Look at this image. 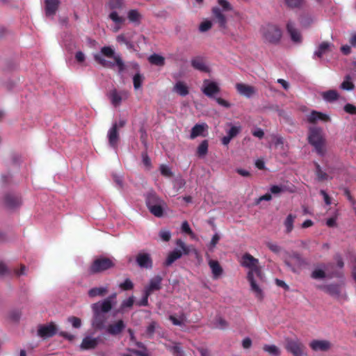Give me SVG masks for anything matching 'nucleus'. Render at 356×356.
<instances>
[{
    "mask_svg": "<svg viewBox=\"0 0 356 356\" xmlns=\"http://www.w3.org/2000/svg\"><path fill=\"white\" fill-rule=\"evenodd\" d=\"M208 141L207 140H203L197 147V154L199 156L203 157L208 152Z\"/></svg>",
    "mask_w": 356,
    "mask_h": 356,
    "instance_id": "41",
    "label": "nucleus"
},
{
    "mask_svg": "<svg viewBox=\"0 0 356 356\" xmlns=\"http://www.w3.org/2000/svg\"><path fill=\"white\" fill-rule=\"evenodd\" d=\"M307 122L311 124H315L318 120L322 122L330 121V118L327 115L316 111H312L310 114L307 115Z\"/></svg>",
    "mask_w": 356,
    "mask_h": 356,
    "instance_id": "18",
    "label": "nucleus"
},
{
    "mask_svg": "<svg viewBox=\"0 0 356 356\" xmlns=\"http://www.w3.org/2000/svg\"><path fill=\"white\" fill-rule=\"evenodd\" d=\"M127 351L128 353H123L121 356H148L145 352L136 349L129 348Z\"/></svg>",
    "mask_w": 356,
    "mask_h": 356,
    "instance_id": "48",
    "label": "nucleus"
},
{
    "mask_svg": "<svg viewBox=\"0 0 356 356\" xmlns=\"http://www.w3.org/2000/svg\"><path fill=\"white\" fill-rule=\"evenodd\" d=\"M150 295L143 291V295L141 300L136 302V305L139 307L147 306L148 305V298Z\"/></svg>",
    "mask_w": 356,
    "mask_h": 356,
    "instance_id": "58",
    "label": "nucleus"
},
{
    "mask_svg": "<svg viewBox=\"0 0 356 356\" xmlns=\"http://www.w3.org/2000/svg\"><path fill=\"white\" fill-rule=\"evenodd\" d=\"M237 92L247 98H250L257 92V90L254 86L247 85L243 83H237L235 86Z\"/></svg>",
    "mask_w": 356,
    "mask_h": 356,
    "instance_id": "16",
    "label": "nucleus"
},
{
    "mask_svg": "<svg viewBox=\"0 0 356 356\" xmlns=\"http://www.w3.org/2000/svg\"><path fill=\"white\" fill-rule=\"evenodd\" d=\"M308 142L314 146L318 154L324 156L325 154V139L323 129L320 127H310L309 129Z\"/></svg>",
    "mask_w": 356,
    "mask_h": 356,
    "instance_id": "5",
    "label": "nucleus"
},
{
    "mask_svg": "<svg viewBox=\"0 0 356 356\" xmlns=\"http://www.w3.org/2000/svg\"><path fill=\"white\" fill-rule=\"evenodd\" d=\"M212 26V23L210 21H204L200 25L199 30L201 32L209 31Z\"/></svg>",
    "mask_w": 356,
    "mask_h": 356,
    "instance_id": "59",
    "label": "nucleus"
},
{
    "mask_svg": "<svg viewBox=\"0 0 356 356\" xmlns=\"http://www.w3.org/2000/svg\"><path fill=\"white\" fill-rule=\"evenodd\" d=\"M159 327V324L156 321H152L146 328V334L148 336V337L152 338L156 330Z\"/></svg>",
    "mask_w": 356,
    "mask_h": 356,
    "instance_id": "43",
    "label": "nucleus"
},
{
    "mask_svg": "<svg viewBox=\"0 0 356 356\" xmlns=\"http://www.w3.org/2000/svg\"><path fill=\"white\" fill-rule=\"evenodd\" d=\"M186 316L182 314L179 318H177L172 315L170 316L169 319L171 321L173 325L181 326L184 325L186 321Z\"/></svg>",
    "mask_w": 356,
    "mask_h": 356,
    "instance_id": "44",
    "label": "nucleus"
},
{
    "mask_svg": "<svg viewBox=\"0 0 356 356\" xmlns=\"http://www.w3.org/2000/svg\"><path fill=\"white\" fill-rule=\"evenodd\" d=\"M320 288L332 297L339 298L341 295V289L339 284H331L322 286Z\"/></svg>",
    "mask_w": 356,
    "mask_h": 356,
    "instance_id": "25",
    "label": "nucleus"
},
{
    "mask_svg": "<svg viewBox=\"0 0 356 356\" xmlns=\"http://www.w3.org/2000/svg\"><path fill=\"white\" fill-rule=\"evenodd\" d=\"M148 60L151 64L156 66L163 67L165 65V58L157 54L150 55Z\"/></svg>",
    "mask_w": 356,
    "mask_h": 356,
    "instance_id": "34",
    "label": "nucleus"
},
{
    "mask_svg": "<svg viewBox=\"0 0 356 356\" xmlns=\"http://www.w3.org/2000/svg\"><path fill=\"white\" fill-rule=\"evenodd\" d=\"M173 91L181 97L186 96L189 92L188 86L182 81H177L175 83Z\"/></svg>",
    "mask_w": 356,
    "mask_h": 356,
    "instance_id": "32",
    "label": "nucleus"
},
{
    "mask_svg": "<svg viewBox=\"0 0 356 356\" xmlns=\"http://www.w3.org/2000/svg\"><path fill=\"white\" fill-rule=\"evenodd\" d=\"M323 99L327 102H333L339 97V92L335 90H329L321 93Z\"/></svg>",
    "mask_w": 356,
    "mask_h": 356,
    "instance_id": "29",
    "label": "nucleus"
},
{
    "mask_svg": "<svg viewBox=\"0 0 356 356\" xmlns=\"http://www.w3.org/2000/svg\"><path fill=\"white\" fill-rule=\"evenodd\" d=\"M228 326L227 322L220 316L216 318V327L220 329H225Z\"/></svg>",
    "mask_w": 356,
    "mask_h": 356,
    "instance_id": "62",
    "label": "nucleus"
},
{
    "mask_svg": "<svg viewBox=\"0 0 356 356\" xmlns=\"http://www.w3.org/2000/svg\"><path fill=\"white\" fill-rule=\"evenodd\" d=\"M60 3V0H44L45 15L54 16L59 8Z\"/></svg>",
    "mask_w": 356,
    "mask_h": 356,
    "instance_id": "21",
    "label": "nucleus"
},
{
    "mask_svg": "<svg viewBox=\"0 0 356 356\" xmlns=\"http://www.w3.org/2000/svg\"><path fill=\"white\" fill-rule=\"evenodd\" d=\"M116 293H113L103 300L92 304L91 308L93 314L92 325L95 329L102 330L105 328L107 320L106 314L116 305Z\"/></svg>",
    "mask_w": 356,
    "mask_h": 356,
    "instance_id": "1",
    "label": "nucleus"
},
{
    "mask_svg": "<svg viewBox=\"0 0 356 356\" xmlns=\"http://www.w3.org/2000/svg\"><path fill=\"white\" fill-rule=\"evenodd\" d=\"M109 18L116 24H122L124 21V19L118 16L117 12L115 11L111 13L109 15Z\"/></svg>",
    "mask_w": 356,
    "mask_h": 356,
    "instance_id": "55",
    "label": "nucleus"
},
{
    "mask_svg": "<svg viewBox=\"0 0 356 356\" xmlns=\"http://www.w3.org/2000/svg\"><path fill=\"white\" fill-rule=\"evenodd\" d=\"M136 262L141 268L150 269L153 265L151 255L147 252H139L136 257Z\"/></svg>",
    "mask_w": 356,
    "mask_h": 356,
    "instance_id": "12",
    "label": "nucleus"
},
{
    "mask_svg": "<svg viewBox=\"0 0 356 356\" xmlns=\"http://www.w3.org/2000/svg\"><path fill=\"white\" fill-rule=\"evenodd\" d=\"M207 128V125L206 124H197L192 129L191 131L190 138L194 139L197 136H202L203 132Z\"/></svg>",
    "mask_w": 356,
    "mask_h": 356,
    "instance_id": "30",
    "label": "nucleus"
},
{
    "mask_svg": "<svg viewBox=\"0 0 356 356\" xmlns=\"http://www.w3.org/2000/svg\"><path fill=\"white\" fill-rule=\"evenodd\" d=\"M182 256L181 251L180 250H174L170 252L165 261V265L167 266L172 264L176 260L179 259Z\"/></svg>",
    "mask_w": 356,
    "mask_h": 356,
    "instance_id": "33",
    "label": "nucleus"
},
{
    "mask_svg": "<svg viewBox=\"0 0 356 356\" xmlns=\"http://www.w3.org/2000/svg\"><path fill=\"white\" fill-rule=\"evenodd\" d=\"M134 303V297L130 296L126 300H124L120 305V310L123 311L127 308H131Z\"/></svg>",
    "mask_w": 356,
    "mask_h": 356,
    "instance_id": "47",
    "label": "nucleus"
},
{
    "mask_svg": "<svg viewBox=\"0 0 356 356\" xmlns=\"http://www.w3.org/2000/svg\"><path fill=\"white\" fill-rule=\"evenodd\" d=\"M296 218V216L289 214L284 220V225L286 227V233L289 234L293 229V222Z\"/></svg>",
    "mask_w": 356,
    "mask_h": 356,
    "instance_id": "38",
    "label": "nucleus"
},
{
    "mask_svg": "<svg viewBox=\"0 0 356 356\" xmlns=\"http://www.w3.org/2000/svg\"><path fill=\"white\" fill-rule=\"evenodd\" d=\"M159 236L163 241L168 242L170 240L171 233L168 230L161 229L159 233Z\"/></svg>",
    "mask_w": 356,
    "mask_h": 356,
    "instance_id": "52",
    "label": "nucleus"
},
{
    "mask_svg": "<svg viewBox=\"0 0 356 356\" xmlns=\"http://www.w3.org/2000/svg\"><path fill=\"white\" fill-rule=\"evenodd\" d=\"M202 92L207 97H213L220 92V88L216 83L206 79L204 81Z\"/></svg>",
    "mask_w": 356,
    "mask_h": 356,
    "instance_id": "17",
    "label": "nucleus"
},
{
    "mask_svg": "<svg viewBox=\"0 0 356 356\" xmlns=\"http://www.w3.org/2000/svg\"><path fill=\"white\" fill-rule=\"evenodd\" d=\"M160 171L162 175L168 177H170L172 176V172L169 167L165 165H161L160 166Z\"/></svg>",
    "mask_w": 356,
    "mask_h": 356,
    "instance_id": "56",
    "label": "nucleus"
},
{
    "mask_svg": "<svg viewBox=\"0 0 356 356\" xmlns=\"http://www.w3.org/2000/svg\"><path fill=\"white\" fill-rule=\"evenodd\" d=\"M247 279L250 284V290L254 293L255 297L258 300H262L264 298L262 283L264 281V276L263 275L262 281H260L256 275L252 276L250 273L247 274Z\"/></svg>",
    "mask_w": 356,
    "mask_h": 356,
    "instance_id": "10",
    "label": "nucleus"
},
{
    "mask_svg": "<svg viewBox=\"0 0 356 356\" xmlns=\"http://www.w3.org/2000/svg\"><path fill=\"white\" fill-rule=\"evenodd\" d=\"M263 349L272 356L280 355V350L275 345H264Z\"/></svg>",
    "mask_w": 356,
    "mask_h": 356,
    "instance_id": "40",
    "label": "nucleus"
},
{
    "mask_svg": "<svg viewBox=\"0 0 356 356\" xmlns=\"http://www.w3.org/2000/svg\"><path fill=\"white\" fill-rule=\"evenodd\" d=\"M22 204L21 198L13 193H6L3 197V204L9 209L19 207Z\"/></svg>",
    "mask_w": 356,
    "mask_h": 356,
    "instance_id": "14",
    "label": "nucleus"
},
{
    "mask_svg": "<svg viewBox=\"0 0 356 356\" xmlns=\"http://www.w3.org/2000/svg\"><path fill=\"white\" fill-rule=\"evenodd\" d=\"M314 165L316 167L315 172H316V175L317 177V179L319 181H323L328 179V178H329L328 175L325 172L323 171L320 165L318 163H315Z\"/></svg>",
    "mask_w": 356,
    "mask_h": 356,
    "instance_id": "39",
    "label": "nucleus"
},
{
    "mask_svg": "<svg viewBox=\"0 0 356 356\" xmlns=\"http://www.w3.org/2000/svg\"><path fill=\"white\" fill-rule=\"evenodd\" d=\"M108 293V288L106 286L94 287L90 289L88 292V296L95 298L97 296L103 297Z\"/></svg>",
    "mask_w": 356,
    "mask_h": 356,
    "instance_id": "31",
    "label": "nucleus"
},
{
    "mask_svg": "<svg viewBox=\"0 0 356 356\" xmlns=\"http://www.w3.org/2000/svg\"><path fill=\"white\" fill-rule=\"evenodd\" d=\"M343 110L351 115H356V106L351 104H346L344 107Z\"/></svg>",
    "mask_w": 356,
    "mask_h": 356,
    "instance_id": "63",
    "label": "nucleus"
},
{
    "mask_svg": "<svg viewBox=\"0 0 356 356\" xmlns=\"http://www.w3.org/2000/svg\"><path fill=\"white\" fill-rule=\"evenodd\" d=\"M124 4L123 0H109L108 5L111 9L122 8Z\"/></svg>",
    "mask_w": 356,
    "mask_h": 356,
    "instance_id": "50",
    "label": "nucleus"
},
{
    "mask_svg": "<svg viewBox=\"0 0 356 356\" xmlns=\"http://www.w3.org/2000/svg\"><path fill=\"white\" fill-rule=\"evenodd\" d=\"M134 283L129 278L125 279V280L119 284V287L123 291H129L134 289Z\"/></svg>",
    "mask_w": 356,
    "mask_h": 356,
    "instance_id": "46",
    "label": "nucleus"
},
{
    "mask_svg": "<svg viewBox=\"0 0 356 356\" xmlns=\"http://www.w3.org/2000/svg\"><path fill=\"white\" fill-rule=\"evenodd\" d=\"M313 279H324L325 277V273L321 269H315L311 275Z\"/></svg>",
    "mask_w": 356,
    "mask_h": 356,
    "instance_id": "51",
    "label": "nucleus"
},
{
    "mask_svg": "<svg viewBox=\"0 0 356 356\" xmlns=\"http://www.w3.org/2000/svg\"><path fill=\"white\" fill-rule=\"evenodd\" d=\"M266 244V246L269 248V250L274 253H279L281 250V248L277 243L267 242Z\"/></svg>",
    "mask_w": 356,
    "mask_h": 356,
    "instance_id": "60",
    "label": "nucleus"
},
{
    "mask_svg": "<svg viewBox=\"0 0 356 356\" xmlns=\"http://www.w3.org/2000/svg\"><path fill=\"white\" fill-rule=\"evenodd\" d=\"M340 88L348 91L355 89V84L353 83L352 78L349 74L345 76L343 81L340 85Z\"/></svg>",
    "mask_w": 356,
    "mask_h": 356,
    "instance_id": "37",
    "label": "nucleus"
},
{
    "mask_svg": "<svg viewBox=\"0 0 356 356\" xmlns=\"http://www.w3.org/2000/svg\"><path fill=\"white\" fill-rule=\"evenodd\" d=\"M99 338H92L90 336L84 337L80 345L81 350H92L95 349L99 343Z\"/></svg>",
    "mask_w": 356,
    "mask_h": 356,
    "instance_id": "20",
    "label": "nucleus"
},
{
    "mask_svg": "<svg viewBox=\"0 0 356 356\" xmlns=\"http://www.w3.org/2000/svg\"><path fill=\"white\" fill-rule=\"evenodd\" d=\"M290 257L296 261V262L299 265H303L305 264L304 259L301 257L300 254L297 252H293L291 253Z\"/></svg>",
    "mask_w": 356,
    "mask_h": 356,
    "instance_id": "53",
    "label": "nucleus"
},
{
    "mask_svg": "<svg viewBox=\"0 0 356 356\" xmlns=\"http://www.w3.org/2000/svg\"><path fill=\"white\" fill-rule=\"evenodd\" d=\"M261 33L264 39L268 43L277 44L280 42L282 33L275 24H267L262 27Z\"/></svg>",
    "mask_w": 356,
    "mask_h": 356,
    "instance_id": "8",
    "label": "nucleus"
},
{
    "mask_svg": "<svg viewBox=\"0 0 356 356\" xmlns=\"http://www.w3.org/2000/svg\"><path fill=\"white\" fill-rule=\"evenodd\" d=\"M219 240H220V236L218 235V234L216 233L213 236V237L210 241L209 245V248L210 250L212 251L214 249L216 244L218 243Z\"/></svg>",
    "mask_w": 356,
    "mask_h": 356,
    "instance_id": "61",
    "label": "nucleus"
},
{
    "mask_svg": "<svg viewBox=\"0 0 356 356\" xmlns=\"http://www.w3.org/2000/svg\"><path fill=\"white\" fill-rule=\"evenodd\" d=\"M309 347L314 351L327 352L332 348V344L328 340L314 339L309 343Z\"/></svg>",
    "mask_w": 356,
    "mask_h": 356,
    "instance_id": "15",
    "label": "nucleus"
},
{
    "mask_svg": "<svg viewBox=\"0 0 356 356\" xmlns=\"http://www.w3.org/2000/svg\"><path fill=\"white\" fill-rule=\"evenodd\" d=\"M285 348L286 350L291 353L293 356H305L306 355L305 353V346L304 344L298 339H292L290 338H286L285 339Z\"/></svg>",
    "mask_w": 356,
    "mask_h": 356,
    "instance_id": "9",
    "label": "nucleus"
},
{
    "mask_svg": "<svg viewBox=\"0 0 356 356\" xmlns=\"http://www.w3.org/2000/svg\"><path fill=\"white\" fill-rule=\"evenodd\" d=\"M331 45L332 44L328 42H323L319 44L317 50L314 52V56L321 58L323 54L329 51Z\"/></svg>",
    "mask_w": 356,
    "mask_h": 356,
    "instance_id": "36",
    "label": "nucleus"
},
{
    "mask_svg": "<svg viewBox=\"0 0 356 356\" xmlns=\"http://www.w3.org/2000/svg\"><path fill=\"white\" fill-rule=\"evenodd\" d=\"M126 324L123 320H118L108 324L106 327V332L112 336L120 335L125 329Z\"/></svg>",
    "mask_w": 356,
    "mask_h": 356,
    "instance_id": "11",
    "label": "nucleus"
},
{
    "mask_svg": "<svg viewBox=\"0 0 356 356\" xmlns=\"http://www.w3.org/2000/svg\"><path fill=\"white\" fill-rule=\"evenodd\" d=\"M212 13L216 19L217 22L219 24V26L221 29L227 28V19L225 15L222 13L221 10L219 8L215 7L212 9Z\"/></svg>",
    "mask_w": 356,
    "mask_h": 356,
    "instance_id": "26",
    "label": "nucleus"
},
{
    "mask_svg": "<svg viewBox=\"0 0 356 356\" xmlns=\"http://www.w3.org/2000/svg\"><path fill=\"white\" fill-rule=\"evenodd\" d=\"M128 19L130 22L139 24L141 15L136 10H131L128 13Z\"/></svg>",
    "mask_w": 356,
    "mask_h": 356,
    "instance_id": "42",
    "label": "nucleus"
},
{
    "mask_svg": "<svg viewBox=\"0 0 356 356\" xmlns=\"http://www.w3.org/2000/svg\"><path fill=\"white\" fill-rule=\"evenodd\" d=\"M165 347L167 350H170L174 356H184V351L177 342H172L170 344L165 343Z\"/></svg>",
    "mask_w": 356,
    "mask_h": 356,
    "instance_id": "28",
    "label": "nucleus"
},
{
    "mask_svg": "<svg viewBox=\"0 0 356 356\" xmlns=\"http://www.w3.org/2000/svg\"><path fill=\"white\" fill-rule=\"evenodd\" d=\"M37 332L38 335L43 339L52 337L56 334L69 341H72L75 339V336L72 334L63 331L58 332L57 325L52 321L47 324L39 325Z\"/></svg>",
    "mask_w": 356,
    "mask_h": 356,
    "instance_id": "4",
    "label": "nucleus"
},
{
    "mask_svg": "<svg viewBox=\"0 0 356 356\" xmlns=\"http://www.w3.org/2000/svg\"><path fill=\"white\" fill-rule=\"evenodd\" d=\"M218 3L225 11H231L233 9L232 5L227 0H218Z\"/></svg>",
    "mask_w": 356,
    "mask_h": 356,
    "instance_id": "57",
    "label": "nucleus"
},
{
    "mask_svg": "<svg viewBox=\"0 0 356 356\" xmlns=\"http://www.w3.org/2000/svg\"><path fill=\"white\" fill-rule=\"evenodd\" d=\"M67 321L72 324V327L74 328H79L81 326V321L78 317L70 316L67 318Z\"/></svg>",
    "mask_w": 356,
    "mask_h": 356,
    "instance_id": "54",
    "label": "nucleus"
},
{
    "mask_svg": "<svg viewBox=\"0 0 356 356\" xmlns=\"http://www.w3.org/2000/svg\"><path fill=\"white\" fill-rule=\"evenodd\" d=\"M284 1L289 7L297 8V7H299L302 4L303 0H284Z\"/></svg>",
    "mask_w": 356,
    "mask_h": 356,
    "instance_id": "64",
    "label": "nucleus"
},
{
    "mask_svg": "<svg viewBox=\"0 0 356 356\" xmlns=\"http://www.w3.org/2000/svg\"><path fill=\"white\" fill-rule=\"evenodd\" d=\"M176 244L181 250V251L182 254L187 255L190 253L189 247H188L182 240H181V239L177 240Z\"/></svg>",
    "mask_w": 356,
    "mask_h": 356,
    "instance_id": "49",
    "label": "nucleus"
},
{
    "mask_svg": "<svg viewBox=\"0 0 356 356\" xmlns=\"http://www.w3.org/2000/svg\"><path fill=\"white\" fill-rule=\"evenodd\" d=\"M108 97L114 106L117 107L121 104L122 97L116 89L110 91Z\"/></svg>",
    "mask_w": 356,
    "mask_h": 356,
    "instance_id": "35",
    "label": "nucleus"
},
{
    "mask_svg": "<svg viewBox=\"0 0 356 356\" xmlns=\"http://www.w3.org/2000/svg\"><path fill=\"white\" fill-rule=\"evenodd\" d=\"M228 126H230V129L227 132V135L225 136L221 141L224 145H227L231 140L235 138L241 131V126H232L230 123L228 124Z\"/></svg>",
    "mask_w": 356,
    "mask_h": 356,
    "instance_id": "19",
    "label": "nucleus"
},
{
    "mask_svg": "<svg viewBox=\"0 0 356 356\" xmlns=\"http://www.w3.org/2000/svg\"><path fill=\"white\" fill-rule=\"evenodd\" d=\"M163 278L161 275H156L149 280V284L145 286L144 291L151 295L154 291H159L162 287Z\"/></svg>",
    "mask_w": 356,
    "mask_h": 356,
    "instance_id": "13",
    "label": "nucleus"
},
{
    "mask_svg": "<svg viewBox=\"0 0 356 356\" xmlns=\"http://www.w3.org/2000/svg\"><path fill=\"white\" fill-rule=\"evenodd\" d=\"M145 197V204L149 212L155 217H162L167 207L166 202L153 191L147 193Z\"/></svg>",
    "mask_w": 356,
    "mask_h": 356,
    "instance_id": "3",
    "label": "nucleus"
},
{
    "mask_svg": "<svg viewBox=\"0 0 356 356\" xmlns=\"http://www.w3.org/2000/svg\"><path fill=\"white\" fill-rule=\"evenodd\" d=\"M286 30L293 42L300 43L302 42V35L300 31L294 26L293 23L289 22L286 24Z\"/></svg>",
    "mask_w": 356,
    "mask_h": 356,
    "instance_id": "22",
    "label": "nucleus"
},
{
    "mask_svg": "<svg viewBox=\"0 0 356 356\" xmlns=\"http://www.w3.org/2000/svg\"><path fill=\"white\" fill-rule=\"evenodd\" d=\"M115 266V264L113 259L102 256L93 260L88 271L89 275L99 274L114 268Z\"/></svg>",
    "mask_w": 356,
    "mask_h": 356,
    "instance_id": "6",
    "label": "nucleus"
},
{
    "mask_svg": "<svg viewBox=\"0 0 356 356\" xmlns=\"http://www.w3.org/2000/svg\"><path fill=\"white\" fill-rule=\"evenodd\" d=\"M191 65L192 67L200 72H209V68L205 64L204 61V58L201 56H197L191 59Z\"/></svg>",
    "mask_w": 356,
    "mask_h": 356,
    "instance_id": "24",
    "label": "nucleus"
},
{
    "mask_svg": "<svg viewBox=\"0 0 356 356\" xmlns=\"http://www.w3.org/2000/svg\"><path fill=\"white\" fill-rule=\"evenodd\" d=\"M240 263L243 267L249 269L248 273H252V276L256 275L260 281H262L263 273L257 259L247 252L242 256Z\"/></svg>",
    "mask_w": 356,
    "mask_h": 356,
    "instance_id": "7",
    "label": "nucleus"
},
{
    "mask_svg": "<svg viewBox=\"0 0 356 356\" xmlns=\"http://www.w3.org/2000/svg\"><path fill=\"white\" fill-rule=\"evenodd\" d=\"M209 266L211 270L213 277L214 279H217L222 275L223 270L218 261L210 259L209 261Z\"/></svg>",
    "mask_w": 356,
    "mask_h": 356,
    "instance_id": "27",
    "label": "nucleus"
},
{
    "mask_svg": "<svg viewBox=\"0 0 356 356\" xmlns=\"http://www.w3.org/2000/svg\"><path fill=\"white\" fill-rule=\"evenodd\" d=\"M107 136L110 146L113 148L117 147L120 136L116 125H112L108 131Z\"/></svg>",
    "mask_w": 356,
    "mask_h": 356,
    "instance_id": "23",
    "label": "nucleus"
},
{
    "mask_svg": "<svg viewBox=\"0 0 356 356\" xmlns=\"http://www.w3.org/2000/svg\"><path fill=\"white\" fill-rule=\"evenodd\" d=\"M100 53V54L94 55V59L98 64L104 67L111 69L116 66L120 74L125 70L126 66L120 55L115 54L112 47L109 46L103 47Z\"/></svg>",
    "mask_w": 356,
    "mask_h": 356,
    "instance_id": "2",
    "label": "nucleus"
},
{
    "mask_svg": "<svg viewBox=\"0 0 356 356\" xmlns=\"http://www.w3.org/2000/svg\"><path fill=\"white\" fill-rule=\"evenodd\" d=\"M143 80H144V76L139 72H137L134 76V77H133L134 87L136 90H138L141 87Z\"/></svg>",
    "mask_w": 356,
    "mask_h": 356,
    "instance_id": "45",
    "label": "nucleus"
}]
</instances>
